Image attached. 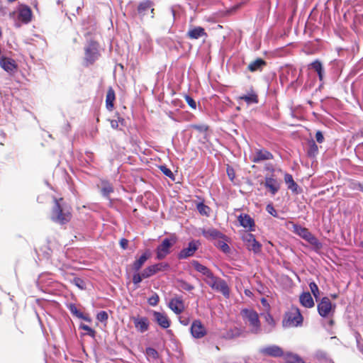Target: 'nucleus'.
I'll list each match as a JSON object with an SVG mask.
<instances>
[{
    "mask_svg": "<svg viewBox=\"0 0 363 363\" xmlns=\"http://www.w3.org/2000/svg\"><path fill=\"white\" fill-rule=\"evenodd\" d=\"M242 319L251 333L257 334L261 330L258 313L252 309H243L241 311Z\"/></svg>",
    "mask_w": 363,
    "mask_h": 363,
    "instance_id": "f257e3e1",
    "label": "nucleus"
},
{
    "mask_svg": "<svg viewBox=\"0 0 363 363\" xmlns=\"http://www.w3.org/2000/svg\"><path fill=\"white\" fill-rule=\"evenodd\" d=\"M146 354L148 358L157 359L158 353L154 348L148 347L146 349Z\"/></svg>",
    "mask_w": 363,
    "mask_h": 363,
    "instance_id": "4c0bfd02",
    "label": "nucleus"
},
{
    "mask_svg": "<svg viewBox=\"0 0 363 363\" xmlns=\"http://www.w3.org/2000/svg\"><path fill=\"white\" fill-rule=\"evenodd\" d=\"M294 230L297 235L308 241L310 244L318 247L320 246V244L317 238H315L307 228L294 225Z\"/></svg>",
    "mask_w": 363,
    "mask_h": 363,
    "instance_id": "6e6552de",
    "label": "nucleus"
},
{
    "mask_svg": "<svg viewBox=\"0 0 363 363\" xmlns=\"http://www.w3.org/2000/svg\"><path fill=\"white\" fill-rule=\"evenodd\" d=\"M203 235L208 239H216L221 238L222 234L215 228L203 229Z\"/></svg>",
    "mask_w": 363,
    "mask_h": 363,
    "instance_id": "a878e982",
    "label": "nucleus"
},
{
    "mask_svg": "<svg viewBox=\"0 0 363 363\" xmlns=\"http://www.w3.org/2000/svg\"><path fill=\"white\" fill-rule=\"evenodd\" d=\"M85 61L92 64L99 57V45L96 42H89L84 48Z\"/></svg>",
    "mask_w": 363,
    "mask_h": 363,
    "instance_id": "423d86ee",
    "label": "nucleus"
},
{
    "mask_svg": "<svg viewBox=\"0 0 363 363\" xmlns=\"http://www.w3.org/2000/svg\"><path fill=\"white\" fill-rule=\"evenodd\" d=\"M143 279H145L143 276V273L141 274L138 273L135 274L133 277V282L135 284H138L140 282H141Z\"/></svg>",
    "mask_w": 363,
    "mask_h": 363,
    "instance_id": "c03bdc74",
    "label": "nucleus"
},
{
    "mask_svg": "<svg viewBox=\"0 0 363 363\" xmlns=\"http://www.w3.org/2000/svg\"><path fill=\"white\" fill-rule=\"evenodd\" d=\"M358 189L363 192V184H357Z\"/></svg>",
    "mask_w": 363,
    "mask_h": 363,
    "instance_id": "13d9d810",
    "label": "nucleus"
},
{
    "mask_svg": "<svg viewBox=\"0 0 363 363\" xmlns=\"http://www.w3.org/2000/svg\"><path fill=\"white\" fill-rule=\"evenodd\" d=\"M284 182L289 189L294 193H298V184L294 182L292 176L289 174H285Z\"/></svg>",
    "mask_w": 363,
    "mask_h": 363,
    "instance_id": "cd10ccee",
    "label": "nucleus"
},
{
    "mask_svg": "<svg viewBox=\"0 0 363 363\" xmlns=\"http://www.w3.org/2000/svg\"><path fill=\"white\" fill-rule=\"evenodd\" d=\"M335 308V306L332 304L328 297H323L318 304V313L322 317L329 316L330 313L334 312Z\"/></svg>",
    "mask_w": 363,
    "mask_h": 363,
    "instance_id": "1a4fd4ad",
    "label": "nucleus"
},
{
    "mask_svg": "<svg viewBox=\"0 0 363 363\" xmlns=\"http://www.w3.org/2000/svg\"><path fill=\"white\" fill-rule=\"evenodd\" d=\"M259 352L264 356L272 357H281L285 355L283 350L275 345L262 347L259 350Z\"/></svg>",
    "mask_w": 363,
    "mask_h": 363,
    "instance_id": "9b49d317",
    "label": "nucleus"
},
{
    "mask_svg": "<svg viewBox=\"0 0 363 363\" xmlns=\"http://www.w3.org/2000/svg\"><path fill=\"white\" fill-rule=\"evenodd\" d=\"M303 322V316L298 308H292L287 313L282 321L283 326L285 328L296 327Z\"/></svg>",
    "mask_w": 363,
    "mask_h": 363,
    "instance_id": "7ed1b4c3",
    "label": "nucleus"
},
{
    "mask_svg": "<svg viewBox=\"0 0 363 363\" xmlns=\"http://www.w3.org/2000/svg\"><path fill=\"white\" fill-rule=\"evenodd\" d=\"M318 147L314 141H312L309 144V149L308 153L311 156H314L318 153Z\"/></svg>",
    "mask_w": 363,
    "mask_h": 363,
    "instance_id": "c9c22d12",
    "label": "nucleus"
},
{
    "mask_svg": "<svg viewBox=\"0 0 363 363\" xmlns=\"http://www.w3.org/2000/svg\"><path fill=\"white\" fill-rule=\"evenodd\" d=\"M361 246L363 247V241L361 242Z\"/></svg>",
    "mask_w": 363,
    "mask_h": 363,
    "instance_id": "69168bd1",
    "label": "nucleus"
},
{
    "mask_svg": "<svg viewBox=\"0 0 363 363\" xmlns=\"http://www.w3.org/2000/svg\"><path fill=\"white\" fill-rule=\"evenodd\" d=\"M180 322H181V323H182L184 325H186L188 324V321L187 320H184L180 319Z\"/></svg>",
    "mask_w": 363,
    "mask_h": 363,
    "instance_id": "052dcab7",
    "label": "nucleus"
},
{
    "mask_svg": "<svg viewBox=\"0 0 363 363\" xmlns=\"http://www.w3.org/2000/svg\"><path fill=\"white\" fill-rule=\"evenodd\" d=\"M97 319L100 321H105L108 319V314L105 311H101L97 315Z\"/></svg>",
    "mask_w": 363,
    "mask_h": 363,
    "instance_id": "3c124183",
    "label": "nucleus"
},
{
    "mask_svg": "<svg viewBox=\"0 0 363 363\" xmlns=\"http://www.w3.org/2000/svg\"><path fill=\"white\" fill-rule=\"evenodd\" d=\"M16 26L17 27H20V26H21V24H20L19 23H18V22H16Z\"/></svg>",
    "mask_w": 363,
    "mask_h": 363,
    "instance_id": "e2e57ef3",
    "label": "nucleus"
},
{
    "mask_svg": "<svg viewBox=\"0 0 363 363\" xmlns=\"http://www.w3.org/2000/svg\"><path fill=\"white\" fill-rule=\"evenodd\" d=\"M330 325H333V320H330Z\"/></svg>",
    "mask_w": 363,
    "mask_h": 363,
    "instance_id": "0e129e2a",
    "label": "nucleus"
},
{
    "mask_svg": "<svg viewBox=\"0 0 363 363\" xmlns=\"http://www.w3.org/2000/svg\"><path fill=\"white\" fill-rule=\"evenodd\" d=\"M197 208H198V210L200 212V213H201L203 215H207L208 208L206 206H205L202 203H200L198 205Z\"/></svg>",
    "mask_w": 363,
    "mask_h": 363,
    "instance_id": "8fccbe9b",
    "label": "nucleus"
},
{
    "mask_svg": "<svg viewBox=\"0 0 363 363\" xmlns=\"http://www.w3.org/2000/svg\"><path fill=\"white\" fill-rule=\"evenodd\" d=\"M206 284L213 290L222 293L225 297L229 296L230 290L228 286L227 283L220 278L216 277L213 275L209 280H208Z\"/></svg>",
    "mask_w": 363,
    "mask_h": 363,
    "instance_id": "39448f33",
    "label": "nucleus"
},
{
    "mask_svg": "<svg viewBox=\"0 0 363 363\" xmlns=\"http://www.w3.org/2000/svg\"><path fill=\"white\" fill-rule=\"evenodd\" d=\"M179 286L182 289L186 290V291H191L194 288L192 285H191L190 284L185 282V281H181Z\"/></svg>",
    "mask_w": 363,
    "mask_h": 363,
    "instance_id": "de8ad7c7",
    "label": "nucleus"
},
{
    "mask_svg": "<svg viewBox=\"0 0 363 363\" xmlns=\"http://www.w3.org/2000/svg\"><path fill=\"white\" fill-rule=\"evenodd\" d=\"M262 302L264 304H265V303H266V302H267V301H266L264 298H262Z\"/></svg>",
    "mask_w": 363,
    "mask_h": 363,
    "instance_id": "680f3d73",
    "label": "nucleus"
},
{
    "mask_svg": "<svg viewBox=\"0 0 363 363\" xmlns=\"http://www.w3.org/2000/svg\"><path fill=\"white\" fill-rule=\"evenodd\" d=\"M316 356L319 363H333L332 360L327 357L326 354L323 352H318Z\"/></svg>",
    "mask_w": 363,
    "mask_h": 363,
    "instance_id": "f704fd0d",
    "label": "nucleus"
},
{
    "mask_svg": "<svg viewBox=\"0 0 363 363\" xmlns=\"http://www.w3.org/2000/svg\"><path fill=\"white\" fill-rule=\"evenodd\" d=\"M150 255L147 252L144 253L138 259H137L133 263V269L135 271H138L144 264V263L147 261Z\"/></svg>",
    "mask_w": 363,
    "mask_h": 363,
    "instance_id": "72a5a7b5",
    "label": "nucleus"
},
{
    "mask_svg": "<svg viewBox=\"0 0 363 363\" xmlns=\"http://www.w3.org/2000/svg\"><path fill=\"white\" fill-rule=\"evenodd\" d=\"M266 210L269 214H271L274 217H277V212L275 210V208L273 207L272 205H271V204L267 205L266 207Z\"/></svg>",
    "mask_w": 363,
    "mask_h": 363,
    "instance_id": "09e8293b",
    "label": "nucleus"
},
{
    "mask_svg": "<svg viewBox=\"0 0 363 363\" xmlns=\"http://www.w3.org/2000/svg\"><path fill=\"white\" fill-rule=\"evenodd\" d=\"M150 9L152 14H153L154 9L152 8V3L150 1H145L141 2L138 8V13L144 16L147 14V11ZM152 18L154 17L153 15L151 16Z\"/></svg>",
    "mask_w": 363,
    "mask_h": 363,
    "instance_id": "5701e85b",
    "label": "nucleus"
},
{
    "mask_svg": "<svg viewBox=\"0 0 363 363\" xmlns=\"http://www.w3.org/2000/svg\"><path fill=\"white\" fill-rule=\"evenodd\" d=\"M238 221L243 228H247L250 231L254 230L255 222L249 215L240 214L238 216Z\"/></svg>",
    "mask_w": 363,
    "mask_h": 363,
    "instance_id": "aec40b11",
    "label": "nucleus"
},
{
    "mask_svg": "<svg viewBox=\"0 0 363 363\" xmlns=\"http://www.w3.org/2000/svg\"><path fill=\"white\" fill-rule=\"evenodd\" d=\"M242 240L246 247L254 253H259L261 251L262 245L255 238V236L249 233H244Z\"/></svg>",
    "mask_w": 363,
    "mask_h": 363,
    "instance_id": "0eeeda50",
    "label": "nucleus"
},
{
    "mask_svg": "<svg viewBox=\"0 0 363 363\" xmlns=\"http://www.w3.org/2000/svg\"><path fill=\"white\" fill-rule=\"evenodd\" d=\"M186 36L189 39L196 40L202 37H207V33H206L203 28L200 26H191L186 33Z\"/></svg>",
    "mask_w": 363,
    "mask_h": 363,
    "instance_id": "dca6fc26",
    "label": "nucleus"
},
{
    "mask_svg": "<svg viewBox=\"0 0 363 363\" xmlns=\"http://www.w3.org/2000/svg\"><path fill=\"white\" fill-rule=\"evenodd\" d=\"M73 283L80 289H83L85 287V284L84 281L79 278H74L73 279Z\"/></svg>",
    "mask_w": 363,
    "mask_h": 363,
    "instance_id": "37998d69",
    "label": "nucleus"
},
{
    "mask_svg": "<svg viewBox=\"0 0 363 363\" xmlns=\"http://www.w3.org/2000/svg\"><path fill=\"white\" fill-rule=\"evenodd\" d=\"M128 241L126 239H121L120 241V245L123 249H126L128 247Z\"/></svg>",
    "mask_w": 363,
    "mask_h": 363,
    "instance_id": "5fc2aeb1",
    "label": "nucleus"
},
{
    "mask_svg": "<svg viewBox=\"0 0 363 363\" xmlns=\"http://www.w3.org/2000/svg\"><path fill=\"white\" fill-rule=\"evenodd\" d=\"M185 100L186 103L189 104V106H191L192 108L195 109L196 108V103L191 97L189 96H185Z\"/></svg>",
    "mask_w": 363,
    "mask_h": 363,
    "instance_id": "49530a36",
    "label": "nucleus"
},
{
    "mask_svg": "<svg viewBox=\"0 0 363 363\" xmlns=\"http://www.w3.org/2000/svg\"><path fill=\"white\" fill-rule=\"evenodd\" d=\"M227 172L230 180H233L234 177L233 170L232 169H228Z\"/></svg>",
    "mask_w": 363,
    "mask_h": 363,
    "instance_id": "4d7b16f0",
    "label": "nucleus"
},
{
    "mask_svg": "<svg viewBox=\"0 0 363 363\" xmlns=\"http://www.w3.org/2000/svg\"><path fill=\"white\" fill-rule=\"evenodd\" d=\"M191 265L197 272L205 276L204 281L206 283L213 276L209 269L200 264L198 261L193 260L191 262Z\"/></svg>",
    "mask_w": 363,
    "mask_h": 363,
    "instance_id": "a211bd4d",
    "label": "nucleus"
},
{
    "mask_svg": "<svg viewBox=\"0 0 363 363\" xmlns=\"http://www.w3.org/2000/svg\"><path fill=\"white\" fill-rule=\"evenodd\" d=\"M265 321L267 323L266 330L268 333L272 332L276 326V322L272 316L269 313L264 315Z\"/></svg>",
    "mask_w": 363,
    "mask_h": 363,
    "instance_id": "473e14b6",
    "label": "nucleus"
},
{
    "mask_svg": "<svg viewBox=\"0 0 363 363\" xmlns=\"http://www.w3.org/2000/svg\"><path fill=\"white\" fill-rule=\"evenodd\" d=\"M216 245L225 253H228L230 252V247L226 242H225L223 240L218 241Z\"/></svg>",
    "mask_w": 363,
    "mask_h": 363,
    "instance_id": "e433bc0d",
    "label": "nucleus"
},
{
    "mask_svg": "<svg viewBox=\"0 0 363 363\" xmlns=\"http://www.w3.org/2000/svg\"><path fill=\"white\" fill-rule=\"evenodd\" d=\"M272 159V155L265 150H257L253 156L252 162H259L261 161L264 160H268Z\"/></svg>",
    "mask_w": 363,
    "mask_h": 363,
    "instance_id": "4be33fe9",
    "label": "nucleus"
},
{
    "mask_svg": "<svg viewBox=\"0 0 363 363\" xmlns=\"http://www.w3.org/2000/svg\"><path fill=\"white\" fill-rule=\"evenodd\" d=\"M115 100V93L112 88H109L106 99V108L111 110L113 107V101Z\"/></svg>",
    "mask_w": 363,
    "mask_h": 363,
    "instance_id": "c756f323",
    "label": "nucleus"
},
{
    "mask_svg": "<svg viewBox=\"0 0 363 363\" xmlns=\"http://www.w3.org/2000/svg\"><path fill=\"white\" fill-rule=\"evenodd\" d=\"M315 139L318 143H322L324 140V137L321 131H317L315 134Z\"/></svg>",
    "mask_w": 363,
    "mask_h": 363,
    "instance_id": "603ef678",
    "label": "nucleus"
},
{
    "mask_svg": "<svg viewBox=\"0 0 363 363\" xmlns=\"http://www.w3.org/2000/svg\"><path fill=\"white\" fill-rule=\"evenodd\" d=\"M362 353H363V350H362Z\"/></svg>",
    "mask_w": 363,
    "mask_h": 363,
    "instance_id": "338daca9",
    "label": "nucleus"
},
{
    "mask_svg": "<svg viewBox=\"0 0 363 363\" xmlns=\"http://www.w3.org/2000/svg\"><path fill=\"white\" fill-rule=\"evenodd\" d=\"M82 328L84 330H91V328L88 325H82Z\"/></svg>",
    "mask_w": 363,
    "mask_h": 363,
    "instance_id": "bf43d9fd",
    "label": "nucleus"
},
{
    "mask_svg": "<svg viewBox=\"0 0 363 363\" xmlns=\"http://www.w3.org/2000/svg\"><path fill=\"white\" fill-rule=\"evenodd\" d=\"M309 287L315 298H318L319 296V289L316 284L314 282H311L309 284Z\"/></svg>",
    "mask_w": 363,
    "mask_h": 363,
    "instance_id": "ea45409f",
    "label": "nucleus"
},
{
    "mask_svg": "<svg viewBox=\"0 0 363 363\" xmlns=\"http://www.w3.org/2000/svg\"><path fill=\"white\" fill-rule=\"evenodd\" d=\"M60 201L55 200V204L53 208L51 219L60 224L67 223L71 219V212L67 206H62Z\"/></svg>",
    "mask_w": 363,
    "mask_h": 363,
    "instance_id": "f03ea898",
    "label": "nucleus"
},
{
    "mask_svg": "<svg viewBox=\"0 0 363 363\" xmlns=\"http://www.w3.org/2000/svg\"><path fill=\"white\" fill-rule=\"evenodd\" d=\"M169 307L176 314L182 313L184 310V304L180 298H174L169 303Z\"/></svg>",
    "mask_w": 363,
    "mask_h": 363,
    "instance_id": "412c9836",
    "label": "nucleus"
},
{
    "mask_svg": "<svg viewBox=\"0 0 363 363\" xmlns=\"http://www.w3.org/2000/svg\"><path fill=\"white\" fill-rule=\"evenodd\" d=\"M176 242L177 240L174 238L164 239L162 243L157 247L156 258L159 260L163 259L170 253V249Z\"/></svg>",
    "mask_w": 363,
    "mask_h": 363,
    "instance_id": "20e7f679",
    "label": "nucleus"
},
{
    "mask_svg": "<svg viewBox=\"0 0 363 363\" xmlns=\"http://www.w3.org/2000/svg\"><path fill=\"white\" fill-rule=\"evenodd\" d=\"M240 335V330L238 329L232 330L229 332H228L226 337L228 338H234L235 337L239 336Z\"/></svg>",
    "mask_w": 363,
    "mask_h": 363,
    "instance_id": "a18cd8bd",
    "label": "nucleus"
},
{
    "mask_svg": "<svg viewBox=\"0 0 363 363\" xmlns=\"http://www.w3.org/2000/svg\"><path fill=\"white\" fill-rule=\"evenodd\" d=\"M152 315L154 320L162 328H167L170 325V320L167 315L164 313L153 311Z\"/></svg>",
    "mask_w": 363,
    "mask_h": 363,
    "instance_id": "f3484780",
    "label": "nucleus"
},
{
    "mask_svg": "<svg viewBox=\"0 0 363 363\" xmlns=\"http://www.w3.org/2000/svg\"><path fill=\"white\" fill-rule=\"evenodd\" d=\"M131 319L138 332L143 333L149 329L150 322L146 317L134 316Z\"/></svg>",
    "mask_w": 363,
    "mask_h": 363,
    "instance_id": "ddd939ff",
    "label": "nucleus"
},
{
    "mask_svg": "<svg viewBox=\"0 0 363 363\" xmlns=\"http://www.w3.org/2000/svg\"><path fill=\"white\" fill-rule=\"evenodd\" d=\"M190 330L192 336L197 339L204 337L206 334L204 325L199 320H196L192 323Z\"/></svg>",
    "mask_w": 363,
    "mask_h": 363,
    "instance_id": "4468645a",
    "label": "nucleus"
},
{
    "mask_svg": "<svg viewBox=\"0 0 363 363\" xmlns=\"http://www.w3.org/2000/svg\"><path fill=\"white\" fill-rule=\"evenodd\" d=\"M18 12V18L22 23H28L31 21L32 11L28 6H20Z\"/></svg>",
    "mask_w": 363,
    "mask_h": 363,
    "instance_id": "2eb2a0df",
    "label": "nucleus"
},
{
    "mask_svg": "<svg viewBox=\"0 0 363 363\" xmlns=\"http://www.w3.org/2000/svg\"><path fill=\"white\" fill-rule=\"evenodd\" d=\"M162 171L163 172V173L165 175H167V176H168L169 177H171L172 176V172H171V170H169V169H167V168H166L164 167H162Z\"/></svg>",
    "mask_w": 363,
    "mask_h": 363,
    "instance_id": "6e6d98bb",
    "label": "nucleus"
},
{
    "mask_svg": "<svg viewBox=\"0 0 363 363\" xmlns=\"http://www.w3.org/2000/svg\"><path fill=\"white\" fill-rule=\"evenodd\" d=\"M264 186L269 190L272 195H274L279 190L280 183L273 177H267L264 181Z\"/></svg>",
    "mask_w": 363,
    "mask_h": 363,
    "instance_id": "6ab92c4d",
    "label": "nucleus"
},
{
    "mask_svg": "<svg viewBox=\"0 0 363 363\" xmlns=\"http://www.w3.org/2000/svg\"><path fill=\"white\" fill-rule=\"evenodd\" d=\"M169 268L170 266L168 263H158L145 268L143 272V276L144 278H148L157 272L167 271Z\"/></svg>",
    "mask_w": 363,
    "mask_h": 363,
    "instance_id": "9d476101",
    "label": "nucleus"
},
{
    "mask_svg": "<svg viewBox=\"0 0 363 363\" xmlns=\"http://www.w3.org/2000/svg\"><path fill=\"white\" fill-rule=\"evenodd\" d=\"M238 99L244 100L247 104H257L258 102L257 95L253 91H251L246 95L239 96Z\"/></svg>",
    "mask_w": 363,
    "mask_h": 363,
    "instance_id": "c85d7f7f",
    "label": "nucleus"
},
{
    "mask_svg": "<svg viewBox=\"0 0 363 363\" xmlns=\"http://www.w3.org/2000/svg\"><path fill=\"white\" fill-rule=\"evenodd\" d=\"M123 118H119L118 121H116V120H111V125L113 128L114 129H116L118 128V123L119 122H121L123 123Z\"/></svg>",
    "mask_w": 363,
    "mask_h": 363,
    "instance_id": "864d4df0",
    "label": "nucleus"
},
{
    "mask_svg": "<svg viewBox=\"0 0 363 363\" xmlns=\"http://www.w3.org/2000/svg\"><path fill=\"white\" fill-rule=\"evenodd\" d=\"M70 311H71V312H72L73 314L76 315L77 317L81 318H83V319H84V320H88V321L89 320V318H86V317L83 316V314H82V313H80V312L77 309V308H76L74 306H70Z\"/></svg>",
    "mask_w": 363,
    "mask_h": 363,
    "instance_id": "79ce46f5",
    "label": "nucleus"
},
{
    "mask_svg": "<svg viewBox=\"0 0 363 363\" xmlns=\"http://www.w3.org/2000/svg\"><path fill=\"white\" fill-rule=\"evenodd\" d=\"M1 67L7 72H12L16 68L15 62L9 58H3L0 60Z\"/></svg>",
    "mask_w": 363,
    "mask_h": 363,
    "instance_id": "bb28decb",
    "label": "nucleus"
},
{
    "mask_svg": "<svg viewBox=\"0 0 363 363\" xmlns=\"http://www.w3.org/2000/svg\"><path fill=\"white\" fill-rule=\"evenodd\" d=\"M160 298L157 294H154L151 297L148 298V303L150 306H157L159 302Z\"/></svg>",
    "mask_w": 363,
    "mask_h": 363,
    "instance_id": "a19ab883",
    "label": "nucleus"
},
{
    "mask_svg": "<svg viewBox=\"0 0 363 363\" xmlns=\"http://www.w3.org/2000/svg\"><path fill=\"white\" fill-rule=\"evenodd\" d=\"M200 245L199 241L192 240L189 243L187 247L184 248L178 255V258L180 259H186L192 256L198 250Z\"/></svg>",
    "mask_w": 363,
    "mask_h": 363,
    "instance_id": "f8f14e48",
    "label": "nucleus"
},
{
    "mask_svg": "<svg viewBox=\"0 0 363 363\" xmlns=\"http://www.w3.org/2000/svg\"><path fill=\"white\" fill-rule=\"evenodd\" d=\"M266 62L261 58H258L255 61L251 62L248 65V69L252 72L260 71L262 69L263 67L265 65Z\"/></svg>",
    "mask_w": 363,
    "mask_h": 363,
    "instance_id": "393cba45",
    "label": "nucleus"
},
{
    "mask_svg": "<svg viewBox=\"0 0 363 363\" xmlns=\"http://www.w3.org/2000/svg\"><path fill=\"white\" fill-rule=\"evenodd\" d=\"M112 191H113V188L108 184H105L101 189L102 194L106 197H108V195L110 194V193H111Z\"/></svg>",
    "mask_w": 363,
    "mask_h": 363,
    "instance_id": "58836bf2",
    "label": "nucleus"
},
{
    "mask_svg": "<svg viewBox=\"0 0 363 363\" xmlns=\"http://www.w3.org/2000/svg\"><path fill=\"white\" fill-rule=\"evenodd\" d=\"M300 302L306 308H312L314 306L313 299L309 292L303 293L300 296Z\"/></svg>",
    "mask_w": 363,
    "mask_h": 363,
    "instance_id": "b1692460",
    "label": "nucleus"
},
{
    "mask_svg": "<svg viewBox=\"0 0 363 363\" xmlns=\"http://www.w3.org/2000/svg\"><path fill=\"white\" fill-rule=\"evenodd\" d=\"M311 67L318 74L320 81H323L324 70L322 64L319 61H315L310 65Z\"/></svg>",
    "mask_w": 363,
    "mask_h": 363,
    "instance_id": "7c9ffc66",
    "label": "nucleus"
},
{
    "mask_svg": "<svg viewBox=\"0 0 363 363\" xmlns=\"http://www.w3.org/2000/svg\"><path fill=\"white\" fill-rule=\"evenodd\" d=\"M284 357L289 363H305L301 357L291 352L286 353Z\"/></svg>",
    "mask_w": 363,
    "mask_h": 363,
    "instance_id": "2f4dec72",
    "label": "nucleus"
}]
</instances>
